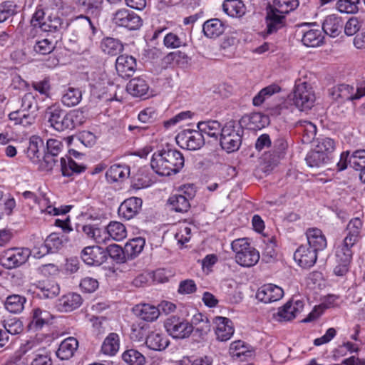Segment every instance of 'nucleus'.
Wrapping results in <instances>:
<instances>
[{"mask_svg": "<svg viewBox=\"0 0 365 365\" xmlns=\"http://www.w3.org/2000/svg\"><path fill=\"white\" fill-rule=\"evenodd\" d=\"M362 222L359 218L350 220L347 225V233L343 241L336 248V261L337 265L334 272L337 276H343L348 269L352 259L351 248L358 242L360 237Z\"/></svg>", "mask_w": 365, "mask_h": 365, "instance_id": "obj_1", "label": "nucleus"}, {"mask_svg": "<svg viewBox=\"0 0 365 365\" xmlns=\"http://www.w3.org/2000/svg\"><path fill=\"white\" fill-rule=\"evenodd\" d=\"M184 163V157L179 150L168 147L153 154L150 166L156 174L170 176L178 173Z\"/></svg>", "mask_w": 365, "mask_h": 365, "instance_id": "obj_2", "label": "nucleus"}, {"mask_svg": "<svg viewBox=\"0 0 365 365\" xmlns=\"http://www.w3.org/2000/svg\"><path fill=\"white\" fill-rule=\"evenodd\" d=\"M45 117L51 127L57 131L73 130L85 123L86 116L84 112L75 109L66 112L58 104H53L47 108Z\"/></svg>", "mask_w": 365, "mask_h": 365, "instance_id": "obj_3", "label": "nucleus"}, {"mask_svg": "<svg viewBox=\"0 0 365 365\" xmlns=\"http://www.w3.org/2000/svg\"><path fill=\"white\" fill-rule=\"evenodd\" d=\"M231 249L235 253V262L243 267L255 266L259 259V252L253 247L247 238H238L231 243Z\"/></svg>", "mask_w": 365, "mask_h": 365, "instance_id": "obj_4", "label": "nucleus"}, {"mask_svg": "<svg viewBox=\"0 0 365 365\" xmlns=\"http://www.w3.org/2000/svg\"><path fill=\"white\" fill-rule=\"evenodd\" d=\"M315 100V93L311 83L297 80L292 93L294 106L300 110H309L314 106Z\"/></svg>", "mask_w": 365, "mask_h": 365, "instance_id": "obj_5", "label": "nucleus"}, {"mask_svg": "<svg viewBox=\"0 0 365 365\" xmlns=\"http://www.w3.org/2000/svg\"><path fill=\"white\" fill-rule=\"evenodd\" d=\"M240 128L238 123L230 120L222 127L220 133V145L227 153L237 150L241 145Z\"/></svg>", "mask_w": 365, "mask_h": 365, "instance_id": "obj_6", "label": "nucleus"}, {"mask_svg": "<svg viewBox=\"0 0 365 365\" xmlns=\"http://www.w3.org/2000/svg\"><path fill=\"white\" fill-rule=\"evenodd\" d=\"M31 252L26 247H12L0 255V264L6 269L17 268L25 264Z\"/></svg>", "mask_w": 365, "mask_h": 365, "instance_id": "obj_7", "label": "nucleus"}, {"mask_svg": "<svg viewBox=\"0 0 365 365\" xmlns=\"http://www.w3.org/2000/svg\"><path fill=\"white\" fill-rule=\"evenodd\" d=\"M164 327L170 336L178 339L189 337L194 329L190 322L175 316L168 318Z\"/></svg>", "mask_w": 365, "mask_h": 365, "instance_id": "obj_8", "label": "nucleus"}, {"mask_svg": "<svg viewBox=\"0 0 365 365\" xmlns=\"http://www.w3.org/2000/svg\"><path fill=\"white\" fill-rule=\"evenodd\" d=\"M111 21L113 24L129 30L139 29L143 25L141 18L125 8L119 9L113 13Z\"/></svg>", "mask_w": 365, "mask_h": 365, "instance_id": "obj_9", "label": "nucleus"}, {"mask_svg": "<svg viewBox=\"0 0 365 365\" xmlns=\"http://www.w3.org/2000/svg\"><path fill=\"white\" fill-rule=\"evenodd\" d=\"M175 139L180 148L189 150H199L205 144L204 137L200 130H183L177 135Z\"/></svg>", "mask_w": 365, "mask_h": 365, "instance_id": "obj_10", "label": "nucleus"}, {"mask_svg": "<svg viewBox=\"0 0 365 365\" xmlns=\"http://www.w3.org/2000/svg\"><path fill=\"white\" fill-rule=\"evenodd\" d=\"M330 95L335 100L353 101L365 96V86L360 85L355 88L347 84H339L330 90Z\"/></svg>", "mask_w": 365, "mask_h": 365, "instance_id": "obj_11", "label": "nucleus"}, {"mask_svg": "<svg viewBox=\"0 0 365 365\" xmlns=\"http://www.w3.org/2000/svg\"><path fill=\"white\" fill-rule=\"evenodd\" d=\"M304 306V302L302 300L288 301L278 309L274 318L278 322L291 321L303 311Z\"/></svg>", "mask_w": 365, "mask_h": 365, "instance_id": "obj_12", "label": "nucleus"}, {"mask_svg": "<svg viewBox=\"0 0 365 365\" xmlns=\"http://www.w3.org/2000/svg\"><path fill=\"white\" fill-rule=\"evenodd\" d=\"M83 261L89 266H99L107 259V252L102 247L88 246L81 252Z\"/></svg>", "mask_w": 365, "mask_h": 365, "instance_id": "obj_13", "label": "nucleus"}, {"mask_svg": "<svg viewBox=\"0 0 365 365\" xmlns=\"http://www.w3.org/2000/svg\"><path fill=\"white\" fill-rule=\"evenodd\" d=\"M36 204L38 205L41 214L49 216L65 215L71 210V206L67 205L56 207L55 204L51 201L50 197L46 194L41 195Z\"/></svg>", "mask_w": 365, "mask_h": 365, "instance_id": "obj_14", "label": "nucleus"}, {"mask_svg": "<svg viewBox=\"0 0 365 365\" xmlns=\"http://www.w3.org/2000/svg\"><path fill=\"white\" fill-rule=\"evenodd\" d=\"M283 296V289L274 284H266L261 286L256 293L257 299L264 303L277 302L281 299Z\"/></svg>", "mask_w": 365, "mask_h": 365, "instance_id": "obj_15", "label": "nucleus"}, {"mask_svg": "<svg viewBox=\"0 0 365 365\" xmlns=\"http://www.w3.org/2000/svg\"><path fill=\"white\" fill-rule=\"evenodd\" d=\"M215 324V334L218 341H226L229 340L235 332L232 321L224 317H215L213 319Z\"/></svg>", "mask_w": 365, "mask_h": 365, "instance_id": "obj_16", "label": "nucleus"}, {"mask_svg": "<svg viewBox=\"0 0 365 365\" xmlns=\"http://www.w3.org/2000/svg\"><path fill=\"white\" fill-rule=\"evenodd\" d=\"M53 315L48 310L41 307H34L30 314L29 328L30 330H38L48 324Z\"/></svg>", "mask_w": 365, "mask_h": 365, "instance_id": "obj_17", "label": "nucleus"}, {"mask_svg": "<svg viewBox=\"0 0 365 365\" xmlns=\"http://www.w3.org/2000/svg\"><path fill=\"white\" fill-rule=\"evenodd\" d=\"M294 259L302 268H309L316 263L317 252L310 247L302 245L295 251Z\"/></svg>", "mask_w": 365, "mask_h": 365, "instance_id": "obj_18", "label": "nucleus"}, {"mask_svg": "<svg viewBox=\"0 0 365 365\" xmlns=\"http://www.w3.org/2000/svg\"><path fill=\"white\" fill-rule=\"evenodd\" d=\"M142 202V200L136 197L125 200L118 208V215L127 220L132 219L138 213Z\"/></svg>", "mask_w": 365, "mask_h": 365, "instance_id": "obj_19", "label": "nucleus"}, {"mask_svg": "<svg viewBox=\"0 0 365 365\" xmlns=\"http://www.w3.org/2000/svg\"><path fill=\"white\" fill-rule=\"evenodd\" d=\"M136 60L132 56L120 55L115 61L116 71L122 78L133 76L136 70Z\"/></svg>", "mask_w": 365, "mask_h": 365, "instance_id": "obj_20", "label": "nucleus"}, {"mask_svg": "<svg viewBox=\"0 0 365 365\" xmlns=\"http://www.w3.org/2000/svg\"><path fill=\"white\" fill-rule=\"evenodd\" d=\"M229 354L235 360L245 361L254 356V351L245 341L237 340L230 344Z\"/></svg>", "mask_w": 365, "mask_h": 365, "instance_id": "obj_21", "label": "nucleus"}, {"mask_svg": "<svg viewBox=\"0 0 365 365\" xmlns=\"http://www.w3.org/2000/svg\"><path fill=\"white\" fill-rule=\"evenodd\" d=\"M240 123L250 130H261L269 124V118L261 113H252L242 116Z\"/></svg>", "mask_w": 365, "mask_h": 365, "instance_id": "obj_22", "label": "nucleus"}, {"mask_svg": "<svg viewBox=\"0 0 365 365\" xmlns=\"http://www.w3.org/2000/svg\"><path fill=\"white\" fill-rule=\"evenodd\" d=\"M145 344L150 349L160 351L168 346L170 341L165 334L155 330L148 334L145 339Z\"/></svg>", "mask_w": 365, "mask_h": 365, "instance_id": "obj_23", "label": "nucleus"}, {"mask_svg": "<svg viewBox=\"0 0 365 365\" xmlns=\"http://www.w3.org/2000/svg\"><path fill=\"white\" fill-rule=\"evenodd\" d=\"M307 242L310 248L315 252L323 250L327 247V242L322 230L317 228H310L306 232Z\"/></svg>", "mask_w": 365, "mask_h": 365, "instance_id": "obj_24", "label": "nucleus"}, {"mask_svg": "<svg viewBox=\"0 0 365 365\" xmlns=\"http://www.w3.org/2000/svg\"><path fill=\"white\" fill-rule=\"evenodd\" d=\"M81 303L82 299L80 294L68 293L58 299L57 308L61 312H68L79 307Z\"/></svg>", "mask_w": 365, "mask_h": 365, "instance_id": "obj_25", "label": "nucleus"}, {"mask_svg": "<svg viewBox=\"0 0 365 365\" xmlns=\"http://www.w3.org/2000/svg\"><path fill=\"white\" fill-rule=\"evenodd\" d=\"M344 24L341 17L332 14L327 16L323 21V31L331 37H336L340 34Z\"/></svg>", "mask_w": 365, "mask_h": 365, "instance_id": "obj_26", "label": "nucleus"}, {"mask_svg": "<svg viewBox=\"0 0 365 365\" xmlns=\"http://www.w3.org/2000/svg\"><path fill=\"white\" fill-rule=\"evenodd\" d=\"M133 311L137 317L147 322H154L160 315V309L150 304H137L133 307Z\"/></svg>", "mask_w": 365, "mask_h": 365, "instance_id": "obj_27", "label": "nucleus"}, {"mask_svg": "<svg viewBox=\"0 0 365 365\" xmlns=\"http://www.w3.org/2000/svg\"><path fill=\"white\" fill-rule=\"evenodd\" d=\"M82 232L89 239L97 244H106V228L98 224H86L82 226Z\"/></svg>", "mask_w": 365, "mask_h": 365, "instance_id": "obj_28", "label": "nucleus"}, {"mask_svg": "<svg viewBox=\"0 0 365 365\" xmlns=\"http://www.w3.org/2000/svg\"><path fill=\"white\" fill-rule=\"evenodd\" d=\"M302 42L307 47H318L324 43V35L321 29L312 28L303 31Z\"/></svg>", "mask_w": 365, "mask_h": 365, "instance_id": "obj_29", "label": "nucleus"}, {"mask_svg": "<svg viewBox=\"0 0 365 365\" xmlns=\"http://www.w3.org/2000/svg\"><path fill=\"white\" fill-rule=\"evenodd\" d=\"M285 16L275 11L272 8L267 12L266 17L267 33L268 34L276 32L284 25Z\"/></svg>", "mask_w": 365, "mask_h": 365, "instance_id": "obj_30", "label": "nucleus"}, {"mask_svg": "<svg viewBox=\"0 0 365 365\" xmlns=\"http://www.w3.org/2000/svg\"><path fill=\"white\" fill-rule=\"evenodd\" d=\"M78 346V342L76 339L74 337H68L59 345L56 355L61 360H67L73 355Z\"/></svg>", "mask_w": 365, "mask_h": 365, "instance_id": "obj_31", "label": "nucleus"}, {"mask_svg": "<svg viewBox=\"0 0 365 365\" xmlns=\"http://www.w3.org/2000/svg\"><path fill=\"white\" fill-rule=\"evenodd\" d=\"M106 244L112 239L120 241L127 236V231L124 225L119 222H110L106 228Z\"/></svg>", "mask_w": 365, "mask_h": 365, "instance_id": "obj_32", "label": "nucleus"}, {"mask_svg": "<svg viewBox=\"0 0 365 365\" xmlns=\"http://www.w3.org/2000/svg\"><path fill=\"white\" fill-rule=\"evenodd\" d=\"M127 91L133 96L143 97L148 93L149 86L143 78H134L128 83Z\"/></svg>", "mask_w": 365, "mask_h": 365, "instance_id": "obj_33", "label": "nucleus"}, {"mask_svg": "<svg viewBox=\"0 0 365 365\" xmlns=\"http://www.w3.org/2000/svg\"><path fill=\"white\" fill-rule=\"evenodd\" d=\"M82 99V92L78 88L68 87L65 88L61 95V103L66 107L77 106Z\"/></svg>", "mask_w": 365, "mask_h": 365, "instance_id": "obj_34", "label": "nucleus"}, {"mask_svg": "<svg viewBox=\"0 0 365 365\" xmlns=\"http://www.w3.org/2000/svg\"><path fill=\"white\" fill-rule=\"evenodd\" d=\"M120 348V337L116 333H110L104 339L101 351L107 356H114L118 351Z\"/></svg>", "mask_w": 365, "mask_h": 365, "instance_id": "obj_35", "label": "nucleus"}, {"mask_svg": "<svg viewBox=\"0 0 365 365\" xmlns=\"http://www.w3.org/2000/svg\"><path fill=\"white\" fill-rule=\"evenodd\" d=\"M222 9L228 16L235 18L242 17L246 12L245 6L241 0H225Z\"/></svg>", "mask_w": 365, "mask_h": 365, "instance_id": "obj_36", "label": "nucleus"}, {"mask_svg": "<svg viewBox=\"0 0 365 365\" xmlns=\"http://www.w3.org/2000/svg\"><path fill=\"white\" fill-rule=\"evenodd\" d=\"M168 204L172 210L177 212H185L190 207L189 199L181 193L171 195Z\"/></svg>", "mask_w": 365, "mask_h": 365, "instance_id": "obj_37", "label": "nucleus"}, {"mask_svg": "<svg viewBox=\"0 0 365 365\" xmlns=\"http://www.w3.org/2000/svg\"><path fill=\"white\" fill-rule=\"evenodd\" d=\"M59 169L63 176L70 177L73 174L81 173L85 167L77 164L71 158H61L59 160Z\"/></svg>", "mask_w": 365, "mask_h": 365, "instance_id": "obj_38", "label": "nucleus"}, {"mask_svg": "<svg viewBox=\"0 0 365 365\" xmlns=\"http://www.w3.org/2000/svg\"><path fill=\"white\" fill-rule=\"evenodd\" d=\"M223 24L217 19H212L205 21L203 24L202 31L205 36L210 38H215L223 34Z\"/></svg>", "mask_w": 365, "mask_h": 365, "instance_id": "obj_39", "label": "nucleus"}, {"mask_svg": "<svg viewBox=\"0 0 365 365\" xmlns=\"http://www.w3.org/2000/svg\"><path fill=\"white\" fill-rule=\"evenodd\" d=\"M43 145V140L39 137H32L30 139L29 145L27 149V157L34 163H39L42 153L40 150Z\"/></svg>", "mask_w": 365, "mask_h": 365, "instance_id": "obj_40", "label": "nucleus"}, {"mask_svg": "<svg viewBox=\"0 0 365 365\" xmlns=\"http://www.w3.org/2000/svg\"><path fill=\"white\" fill-rule=\"evenodd\" d=\"M130 175V168L125 165L115 164L110 167L106 173L108 180L117 182L128 178Z\"/></svg>", "mask_w": 365, "mask_h": 365, "instance_id": "obj_41", "label": "nucleus"}, {"mask_svg": "<svg viewBox=\"0 0 365 365\" xmlns=\"http://www.w3.org/2000/svg\"><path fill=\"white\" fill-rule=\"evenodd\" d=\"M68 24L57 16H49L41 26V31L45 32H61Z\"/></svg>", "mask_w": 365, "mask_h": 365, "instance_id": "obj_42", "label": "nucleus"}, {"mask_svg": "<svg viewBox=\"0 0 365 365\" xmlns=\"http://www.w3.org/2000/svg\"><path fill=\"white\" fill-rule=\"evenodd\" d=\"M197 128L200 133H205L210 138H217L221 133L222 128L217 120L202 121L197 123Z\"/></svg>", "mask_w": 365, "mask_h": 365, "instance_id": "obj_43", "label": "nucleus"}, {"mask_svg": "<svg viewBox=\"0 0 365 365\" xmlns=\"http://www.w3.org/2000/svg\"><path fill=\"white\" fill-rule=\"evenodd\" d=\"M26 299L19 294H12L6 297L4 302L5 309L14 314H18L23 311Z\"/></svg>", "mask_w": 365, "mask_h": 365, "instance_id": "obj_44", "label": "nucleus"}, {"mask_svg": "<svg viewBox=\"0 0 365 365\" xmlns=\"http://www.w3.org/2000/svg\"><path fill=\"white\" fill-rule=\"evenodd\" d=\"M305 160L311 168H319L331 162L327 155L321 153L316 148L307 153Z\"/></svg>", "mask_w": 365, "mask_h": 365, "instance_id": "obj_45", "label": "nucleus"}, {"mask_svg": "<svg viewBox=\"0 0 365 365\" xmlns=\"http://www.w3.org/2000/svg\"><path fill=\"white\" fill-rule=\"evenodd\" d=\"M101 48L106 54L115 56L123 50V46L118 39L106 38L101 41Z\"/></svg>", "mask_w": 365, "mask_h": 365, "instance_id": "obj_46", "label": "nucleus"}, {"mask_svg": "<svg viewBox=\"0 0 365 365\" xmlns=\"http://www.w3.org/2000/svg\"><path fill=\"white\" fill-rule=\"evenodd\" d=\"M36 287L41 291V294L46 298L54 297L60 292L59 285L50 279L38 282Z\"/></svg>", "mask_w": 365, "mask_h": 365, "instance_id": "obj_47", "label": "nucleus"}, {"mask_svg": "<svg viewBox=\"0 0 365 365\" xmlns=\"http://www.w3.org/2000/svg\"><path fill=\"white\" fill-rule=\"evenodd\" d=\"M280 91V87L276 84L269 85L262 88L252 99V103L255 106H261L265 101L269 99L272 95Z\"/></svg>", "mask_w": 365, "mask_h": 365, "instance_id": "obj_48", "label": "nucleus"}, {"mask_svg": "<svg viewBox=\"0 0 365 365\" xmlns=\"http://www.w3.org/2000/svg\"><path fill=\"white\" fill-rule=\"evenodd\" d=\"M297 126L302 133L303 143H309L315 138L317 134V127L312 122L300 120L297 123Z\"/></svg>", "mask_w": 365, "mask_h": 365, "instance_id": "obj_49", "label": "nucleus"}, {"mask_svg": "<svg viewBox=\"0 0 365 365\" xmlns=\"http://www.w3.org/2000/svg\"><path fill=\"white\" fill-rule=\"evenodd\" d=\"M316 148L331 160L336 148V143L334 140L330 138H320L317 139Z\"/></svg>", "mask_w": 365, "mask_h": 365, "instance_id": "obj_50", "label": "nucleus"}, {"mask_svg": "<svg viewBox=\"0 0 365 365\" xmlns=\"http://www.w3.org/2000/svg\"><path fill=\"white\" fill-rule=\"evenodd\" d=\"M145 244V241L142 237H135L130 240L125 245V252L130 257H135L139 255Z\"/></svg>", "mask_w": 365, "mask_h": 365, "instance_id": "obj_51", "label": "nucleus"}, {"mask_svg": "<svg viewBox=\"0 0 365 365\" xmlns=\"http://www.w3.org/2000/svg\"><path fill=\"white\" fill-rule=\"evenodd\" d=\"M122 359L128 365H144L146 361L144 355L133 349L125 351Z\"/></svg>", "mask_w": 365, "mask_h": 365, "instance_id": "obj_52", "label": "nucleus"}, {"mask_svg": "<svg viewBox=\"0 0 365 365\" xmlns=\"http://www.w3.org/2000/svg\"><path fill=\"white\" fill-rule=\"evenodd\" d=\"M299 4L298 0H274L272 8L285 16L296 9Z\"/></svg>", "mask_w": 365, "mask_h": 365, "instance_id": "obj_53", "label": "nucleus"}, {"mask_svg": "<svg viewBox=\"0 0 365 365\" xmlns=\"http://www.w3.org/2000/svg\"><path fill=\"white\" fill-rule=\"evenodd\" d=\"M163 44L167 48L174 49L186 46L187 43L185 38H182L175 33L169 32L163 38Z\"/></svg>", "mask_w": 365, "mask_h": 365, "instance_id": "obj_54", "label": "nucleus"}, {"mask_svg": "<svg viewBox=\"0 0 365 365\" xmlns=\"http://www.w3.org/2000/svg\"><path fill=\"white\" fill-rule=\"evenodd\" d=\"M36 165L38 170L43 172L52 171L55 168H59V161L51 154H45Z\"/></svg>", "mask_w": 365, "mask_h": 365, "instance_id": "obj_55", "label": "nucleus"}, {"mask_svg": "<svg viewBox=\"0 0 365 365\" xmlns=\"http://www.w3.org/2000/svg\"><path fill=\"white\" fill-rule=\"evenodd\" d=\"M361 0H339L336 9L340 13L355 14L359 11Z\"/></svg>", "mask_w": 365, "mask_h": 365, "instance_id": "obj_56", "label": "nucleus"}, {"mask_svg": "<svg viewBox=\"0 0 365 365\" xmlns=\"http://www.w3.org/2000/svg\"><path fill=\"white\" fill-rule=\"evenodd\" d=\"M103 0H76L78 6L90 14H98L102 7Z\"/></svg>", "mask_w": 365, "mask_h": 365, "instance_id": "obj_57", "label": "nucleus"}, {"mask_svg": "<svg viewBox=\"0 0 365 365\" xmlns=\"http://www.w3.org/2000/svg\"><path fill=\"white\" fill-rule=\"evenodd\" d=\"M349 165L356 170L365 168V149L354 151L349 158Z\"/></svg>", "mask_w": 365, "mask_h": 365, "instance_id": "obj_58", "label": "nucleus"}, {"mask_svg": "<svg viewBox=\"0 0 365 365\" xmlns=\"http://www.w3.org/2000/svg\"><path fill=\"white\" fill-rule=\"evenodd\" d=\"M53 239V236H48L44 242H40L36 244L31 252V255L34 257L40 259L47 254L51 252L49 242H51Z\"/></svg>", "mask_w": 365, "mask_h": 365, "instance_id": "obj_59", "label": "nucleus"}, {"mask_svg": "<svg viewBox=\"0 0 365 365\" xmlns=\"http://www.w3.org/2000/svg\"><path fill=\"white\" fill-rule=\"evenodd\" d=\"M174 236L178 244L183 245L190 240L191 228L186 223L180 224L176 228Z\"/></svg>", "mask_w": 365, "mask_h": 365, "instance_id": "obj_60", "label": "nucleus"}, {"mask_svg": "<svg viewBox=\"0 0 365 365\" xmlns=\"http://www.w3.org/2000/svg\"><path fill=\"white\" fill-rule=\"evenodd\" d=\"M55 48V43L53 40L43 38L36 41L34 46V51L42 55L50 53Z\"/></svg>", "mask_w": 365, "mask_h": 365, "instance_id": "obj_61", "label": "nucleus"}, {"mask_svg": "<svg viewBox=\"0 0 365 365\" xmlns=\"http://www.w3.org/2000/svg\"><path fill=\"white\" fill-rule=\"evenodd\" d=\"M16 6L12 1H4L0 4V23L6 21L16 13Z\"/></svg>", "mask_w": 365, "mask_h": 365, "instance_id": "obj_62", "label": "nucleus"}, {"mask_svg": "<svg viewBox=\"0 0 365 365\" xmlns=\"http://www.w3.org/2000/svg\"><path fill=\"white\" fill-rule=\"evenodd\" d=\"M4 327L7 334H19L23 331V324L21 321L16 318L9 319L5 321Z\"/></svg>", "mask_w": 365, "mask_h": 365, "instance_id": "obj_63", "label": "nucleus"}, {"mask_svg": "<svg viewBox=\"0 0 365 365\" xmlns=\"http://www.w3.org/2000/svg\"><path fill=\"white\" fill-rule=\"evenodd\" d=\"M38 346L39 344L35 339L26 341L25 344H22L19 349L15 353V360L17 361L20 359L21 355L26 354L29 351H41V348L38 347Z\"/></svg>", "mask_w": 365, "mask_h": 365, "instance_id": "obj_64", "label": "nucleus"}]
</instances>
